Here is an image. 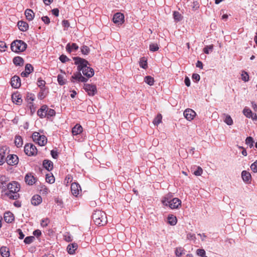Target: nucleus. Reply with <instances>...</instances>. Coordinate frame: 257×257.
I'll use <instances>...</instances> for the list:
<instances>
[{
  "label": "nucleus",
  "instance_id": "obj_1",
  "mask_svg": "<svg viewBox=\"0 0 257 257\" xmlns=\"http://www.w3.org/2000/svg\"><path fill=\"white\" fill-rule=\"evenodd\" d=\"M7 187L5 186L0 187L2 188L1 196L3 199H9L11 200H17L20 198L18 193L20 190V185L16 181H12L8 184Z\"/></svg>",
  "mask_w": 257,
  "mask_h": 257
},
{
  "label": "nucleus",
  "instance_id": "obj_2",
  "mask_svg": "<svg viewBox=\"0 0 257 257\" xmlns=\"http://www.w3.org/2000/svg\"><path fill=\"white\" fill-rule=\"evenodd\" d=\"M73 59L75 61V64L78 65L77 70L79 71H82L84 76L89 78L94 75V70L87 66L89 64L87 61L78 57H74Z\"/></svg>",
  "mask_w": 257,
  "mask_h": 257
},
{
  "label": "nucleus",
  "instance_id": "obj_3",
  "mask_svg": "<svg viewBox=\"0 0 257 257\" xmlns=\"http://www.w3.org/2000/svg\"><path fill=\"white\" fill-rule=\"evenodd\" d=\"M92 219L95 224L98 226H103L107 222L106 213L99 210L94 211L92 215Z\"/></svg>",
  "mask_w": 257,
  "mask_h": 257
},
{
  "label": "nucleus",
  "instance_id": "obj_4",
  "mask_svg": "<svg viewBox=\"0 0 257 257\" xmlns=\"http://www.w3.org/2000/svg\"><path fill=\"white\" fill-rule=\"evenodd\" d=\"M27 44L22 40H17L13 41L11 46L12 51L19 53L24 51L27 48Z\"/></svg>",
  "mask_w": 257,
  "mask_h": 257
},
{
  "label": "nucleus",
  "instance_id": "obj_5",
  "mask_svg": "<svg viewBox=\"0 0 257 257\" xmlns=\"http://www.w3.org/2000/svg\"><path fill=\"white\" fill-rule=\"evenodd\" d=\"M164 205L169 206L171 209H177L181 206V201L177 198H174L172 200L169 201L166 198H164L162 200Z\"/></svg>",
  "mask_w": 257,
  "mask_h": 257
},
{
  "label": "nucleus",
  "instance_id": "obj_6",
  "mask_svg": "<svg viewBox=\"0 0 257 257\" xmlns=\"http://www.w3.org/2000/svg\"><path fill=\"white\" fill-rule=\"evenodd\" d=\"M32 139L34 142L40 146H44L47 142V139L44 135H41L38 132H34L32 135Z\"/></svg>",
  "mask_w": 257,
  "mask_h": 257
},
{
  "label": "nucleus",
  "instance_id": "obj_7",
  "mask_svg": "<svg viewBox=\"0 0 257 257\" xmlns=\"http://www.w3.org/2000/svg\"><path fill=\"white\" fill-rule=\"evenodd\" d=\"M26 154L29 156H35L37 154L38 150L36 146L31 143L27 144L24 147Z\"/></svg>",
  "mask_w": 257,
  "mask_h": 257
},
{
  "label": "nucleus",
  "instance_id": "obj_8",
  "mask_svg": "<svg viewBox=\"0 0 257 257\" xmlns=\"http://www.w3.org/2000/svg\"><path fill=\"white\" fill-rule=\"evenodd\" d=\"M83 88L89 96H94L97 90L95 85L92 84H84Z\"/></svg>",
  "mask_w": 257,
  "mask_h": 257
},
{
  "label": "nucleus",
  "instance_id": "obj_9",
  "mask_svg": "<svg viewBox=\"0 0 257 257\" xmlns=\"http://www.w3.org/2000/svg\"><path fill=\"white\" fill-rule=\"evenodd\" d=\"M70 80L73 83H74L75 81L85 82L87 81L88 79L83 77L80 71H79L73 73Z\"/></svg>",
  "mask_w": 257,
  "mask_h": 257
},
{
  "label": "nucleus",
  "instance_id": "obj_10",
  "mask_svg": "<svg viewBox=\"0 0 257 257\" xmlns=\"http://www.w3.org/2000/svg\"><path fill=\"white\" fill-rule=\"evenodd\" d=\"M6 162L9 165L15 166L18 164L19 158L16 155H9L7 156Z\"/></svg>",
  "mask_w": 257,
  "mask_h": 257
},
{
  "label": "nucleus",
  "instance_id": "obj_11",
  "mask_svg": "<svg viewBox=\"0 0 257 257\" xmlns=\"http://www.w3.org/2000/svg\"><path fill=\"white\" fill-rule=\"evenodd\" d=\"M184 116L189 121L193 120L196 115L195 111L191 109H186L184 112Z\"/></svg>",
  "mask_w": 257,
  "mask_h": 257
},
{
  "label": "nucleus",
  "instance_id": "obj_12",
  "mask_svg": "<svg viewBox=\"0 0 257 257\" xmlns=\"http://www.w3.org/2000/svg\"><path fill=\"white\" fill-rule=\"evenodd\" d=\"M124 15L120 13H117L113 16L112 20L114 23L121 24L124 22Z\"/></svg>",
  "mask_w": 257,
  "mask_h": 257
},
{
  "label": "nucleus",
  "instance_id": "obj_13",
  "mask_svg": "<svg viewBox=\"0 0 257 257\" xmlns=\"http://www.w3.org/2000/svg\"><path fill=\"white\" fill-rule=\"evenodd\" d=\"M71 191L74 196H77L81 189L80 185L78 183L74 182L71 184Z\"/></svg>",
  "mask_w": 257,
  "mask_h": 257
},
{
  "label": "nucleus",
  "instance_id": "obj_14",
  "mask_svg": "<svg viewBox=\"0 0 257 257\" xmlns=\"http://www.w3.org/2000/svg\"><path fill=\"white\" fill-rule=\"evenodd\" d=\"M25 180L27 184L33 185L36 183L37 179L31 173H30L25 176Z\"/></svg>",
  "mask_w": 257,
  "mask_h": 257
},
{
  "label": "nucleus",
  "instance_id": "obj_15",
  "mask_svg": "<svg viewBox=\"0 0 257 257\" xmlns=\"http://www.w3.org/2000/svg\"><path fill=\"white\" fill-rule=\"evenodd\" d=\"M11 85L15 88H18L21 86V80L19 76H14L12 78Z\"/></svg>",
  "mask_w": 257,
  "mask_h": 257
},
{
  "label": "nucleus",
  "instance_id": "obj_16",
  "mask_svg": "<svg viewBox=\"0 0 257 257\" xmlns=\"http://www.w3.org/2000/svg\"><path fill=\"white\" fill-rule=\"evenodd\" d=\"M48 109V106L46 105H43L41 107L38 109L37 111L38 115L41 118H44L46 116L47 110Z\"/></svg>",
  "mask_w": 257,
  "mask_h": 257
},
{
  "label": "nucleus",
  "instance_id": "obj_17",
  "mask_svg": "<svg viewBox=\"0 0 257 257\" xmlns=\"http://www.w3.org/2000/svg\"><path fill=\"white\" fill-rule=\"evenodd\" d=\"M12 99L13 102L17 105H20L23 101L21 95L17 93H14L12 95Z\"/></svg>",
  "mask_w": 257,
  "mask_h": 257
},
{
  "label": "nucleus",
  "instance_id": "obj_18",
  "mask_svg": "<svg viewBox=\"0 0 257 257\" xmlns=\"http://www.w3.org/2000/svg\"><path fill=\"white\" fill-rule=\"evenodd\" d=\"M43 166L47 170L50 171L53 168V162L49 160H44L43 162Z\"/></svg>",
  "mask_w": 257,
  "mask_h": 257
},
{
  "label": "nucleus",
  "instance_id": "obj_19",
  "mask_svg": "<svg viewBox=\"0 0 257 257\" xmlns=\"http://www.w3.org/2000/svg\"><path fill=\"white\" fill-rule=\"evenodd\" d=\"M78 49V46L76 43H68L66 46V51L70 53L72 51H76Z\"/></svg>",
  "mask_w": 257,
  "mask_h": 257
},
{
  "label": "nucleus",
  "instance_id": "obj_20",
  "mask_svg": "<svg viewBox=\"0 0 257 257\" xmlns=\"http://www.w3.org/2000/svg\"><path fill=\"white\" fill-rule=\"evenodd\" d=\"M4 217L5 221L8 223H11L14 220V214L11 212H6Z\"/></svg>",
  "mask_w": 257,
  "mask_h": 257
},
{
  "label": "nucleus",
  "instance_id": "obj_21",
  "mask_svg": "<svg viewBox=\"0 0 257 257\" xmlns=\"http://www.w3.org/2000/svg\"><path fill=\"white\" fill-rule=\"evenodd\" d=\"M83 128L79 124H76L72 129V133L73 135H77L82 132Z\"/></svg>",
  "mask_w": 257,
  "mask_h": 257
},
{
  "label": "nucleus",
  "instance_id": "obj_22",
  "mask_svg": "<svg viewBox=\"0 0 257 257\" xmlns=\"http://www.w3.org/2000/svg\"><path fill=\"white\" fill-rule=\"evenodd\" d=\"M42 197L39 195H35L33 196L31 199V203L34 205H38L42 202Z\"/></svg>",
  "mask_w": 257,
  "mask_h": 257
},
{
  "label": "nucleus",
  "instance_id": "obj_23",
  "mask_svg": "<svg viewBox=\"0 0 257 257\" xmlns=\"http://www.w3.org/2000/svg\"><path fill=\"white\" fill-rule=\"evenodd\" d=\"M18 26L20 30L23 32L26 31L29 28L28 23L24 21H19L18 23Z\"/></svg>",
  "mask_w": 257,
  "mask_h": 257
},
{
  "label": "nucleus",
  "instance_id": "obj_24",
  "mask_svg": "<svg viewBox=\"0 0 257 257\" xmlns=\"http://www.w3.org/2000/svg\"><path fill=\"white\" fill-rule=\"evenodd\" d=\"M77 247L78 245L77 243H73L69 244L67 248L68 252L71 254H73Z\"/></svg>",
  "mask_w": 257,
  "mask_h": 257
},
{
  "label": "nucleus",
  "instance_id": "obj_25",
  "mask_svg": "<svg viewBox=\"0 0 257 257\" xmlns=\"http://www.w3.org/2000/svg\"><path fill=\"white\" fill-rule=\"evenodd\" d=\"M25 14L27 19L29 21L33 20L35 16L33 11L31 9H27L25 12Z\"/></svg>",
  "mask_w": 257,
  "mask_h": 257
},
{
  "label": "nucleus",
  "instance_id": "obj_26",
  "mask_svg": "<svg viewBox=\"0 0 257 257\" xmlns=\"http://www.w3.org/2000/svg\"><path fill=\"white\" fill-rule=\"evenodd\" d=\"M241 177L244 182H248L251 180V175L246 171H243L241 173Z\"/></svg>",
  "mask_w": 257,
  "mask_h": 257
},
{
  "label": "nucleus",
  "instance_id": "obj_27",
  "mask_svg": "<svg viewBox=\"0 0 257 257\" xmlns=\"http://www.w3.org/2000/svg\"><path fill=\"white\" fill-rule=\"evenodd\" d=\"M13 61L15 65L16 66H22L24 64V59L22 57L19 56L15 57L13 59Z\"/></svg>",
  "mask_w": 257,
  "mask_h": 257
},
{
  "label": "nucleus",
  "instance_id": "obj_28",
  "mask_svg": "<svg viewBox=\"0 0 257 257\" xmlns=\"http://www.w3.org/2000/svg\"><path fill=\"white\" fill-rule=\"evenodd\" d=\"M0 252L3 257H9L10 255L9 249L6 246L1 247Z\"/></svg>",
  "mask_w": 257,
  "mask_h": 257
},
{
  "label": "nucleus",
  "instance_id": "obj_29",
  "mask_svg": "<svg viewBox=\"0 0 257 257\" xmlns=\"http://www.w3.org/2000/svg\"><path fill=\"white\" fill-rule=\"evenodd\" d=\"M168 222L171 225H175L177 222L176 217L173 215H169L168 217Z\"/></svg>",
  "mask_w": 257,
  "mask_h": 257
},
{
  "label": "nucleus",
  "instance_id": "obj_30",
  "mask_svg": "<svg viewBox=\"0 0 257 257\" xmlns=\"http://www.w3.org/2000/svg\"><path fill=\"white\" fill-rule=\"evenodd\" d=\"M15 144L18 148L21 147L23 145V140L21 136H16L15 140Z\"/></svg>",
  "mask_w": 257,
  "mask_h": 257
},
{
  "label": "nucleus",
  "instance_id": "obj_31",
  "mask_svg": "<svg viewBox=\"0 0 257 257\" xmlns=\"http://www.w3.org/2000/svg\"><path fill=\"white\" fill-rule=\"evenodd\" d=\"M224 116V121L227 125H231L233 124V120L231 116L227 114H223Z\"/></svg>",
  "mask_w": 257,
  "mask_h": 257
},
{
  "label": "nucleus",
  "instance_id": "obj_32",
  "mask_svg": "<svg viewBox=\"0 0 257 257\" xmlns=\"http://www.w3.org/2000/svg\"><path fill=\"white\" fill-rule=\"evenodd\" d=\"M9 180V177L5 175H0V183L2 185L0 187L4 186V185H6Z\"/></svg>",
  "mask_w": 257,
  "mask_h": 257
},
{
  "label": "nucleus",
  "instance_id": "obj_33",
  "mask_svg": "<svg viewBox=\"0 0 257 257\" xmlns=\"http://www.w3.org/2000/svg\"><path fill=\"white\" fill-rule=\"evenodd\" d=\"M144 81L148 85L152 86L154 83V79L151 76H147L145 77Z\"/></svg>",
  "mask_w": 257,
  "mask_h": 257
},
{
  "label": "nucleus",
  "instance_id": "obj_34",
  "mask_svg": "<svg viewBox=\"0 0 257 257\" xmlns=\"http://www.w3.org/2000/svg\"><path fill=\"white\" fill-rule=\"evenodd\" d=\"M173 18L175 21L179 22L182 20V15L177 11H174L173 13Z\"/></svg>",
  "mask_w": 257,
  "mask_h": 257
},
{
  "label": "nucleus",
  "instance_id": "obj_35",
  "mask_svg": "<svg viewBox=\"0 0 257 257\" xmlns=\"http://www.w3.org/2000/svg\"><path fill=\"white\" fill-rule=\"evenodd\" d=\"M9 152H10V150L8 147H7L6 146H3L1 147V149L0 154L2 156H4V159H6L5 158L6 155V154H9Z\"/></svg>",
  "mask_w": 257,
  "mask_h": 257
},
{
  "label": "nucleus",
  "instance_id": "obj_36",
  "mask_svg": "<svg viewBox=\"0 0 257 257\" xmlns=\"http://www.w3.org/2000/svg\"><path fill=\"white\" fill-rule=\"evenodd\" d=\"M140 66L141 67L146 69L148 67L147 61L145 57L141 58L140 60Z\"/></svg>",
  "mask_w": 257,
  "mask_h": 257
},
{
  "label": "nucleus",
  "instance_id": "obj_37",
  "mask_svg": "<svg viewBox=\"0 0 257 257\" xmlns=\"http://www.w3.org/2000/svg\"><path fill=\"white\" fill-rule=\"evenodd\" d=\"M40 193L42 195H47L49 192V189L45 185H42L39 189Z\"/></svg>",
  "mask_w": 257,
  "mask_h": 257
},
{
  "label": "nucleus",
  "instance_id": "obj_38",
  "mask_svg": "<svg viewBox=\"0 0 257 257\" xmlns=\"http://www.w3.org/2000/svg\"><path fill=\"white\" fill-rule=\"evenodd\" d=\"M162 116L161 114H158L154 118L153 122L156 125H158L159 123H160L162 121Z\"/></svg>",
  "mask_w": 257,
  "mask_h": 257
},
{
  "label": "nucleus",
  "instance_id": "obj_39",
  "mask_svg": "<svg viewBox=\"0 0 257 257\" xmlns=\"http://www.w3.org/2000/svg\"><path fill=\"white\" fill-rule=\"evenodd\" d=\"M57 80L59 84L60 85H63L66 83V80L62 75L59 74L57 76Z\"/></svg>",
  "mask_w": 257,
  "mask_h": 257
},
{
  "label": "nucleus",
  "instance_id": "obj_40",
  "mask_svg": "<svg viewBox=\"0 0 257 257\" xmlns=\"http://www.w3.org/2000/svg\"><path fill=\"white\" fill-rule=\"evenodd\" d=\"M243 113L244 115L248 118H250L251 117L252 112L251 110L248 108H244L243 110Z\"/></svg>",
  "mask_w": 257,
  "mask_h": 257
},
{
  "label": "nucleus",
  "instance_id": "obj_41",
  "mask_svg": "<svg viewBox=\"0 0 257 257\" xmlns=\"http://www.w3.org/2000/svg\"><path fill=\"white\" fill-rule=\"evenodd\" d=\"M56 114V112H55V111L53 109H51V108H49L48 107V109L47 110V112H46V116L47 118H49L50 117H52V116H53L55 115Z\"/></svg>",
  "mask_w": 257,
  "mask_h": 257
},
{
  "label": "nucleus",
  "instance_id": "obj_42",
  "mask_svg": "<svg viewBox=\"0 0 257 257\" xmlns=\"http://www.w3.org/2000/svg\"><path fill=\"white\" fill-rule=\"evenodd\" d=\"M50 222V221L48 218H45L41 220L40 224L43 227H46L48 226Z\"/></svg>",
  "mask_w": 257,
  "mask_h": 257
},
{
  "label": "nucleus",
  "instance_id": "obj_43",
  "mask_svg": "<svg viewBox=\"0 0 257 257\" xmlns=\"http://www.w3.org/2000/svg\"><path fill=\"white\" fill-rule=\"evenodd\" d=\"M81 52L83 55H87L90 52V49L88 46L84 45L81 47Z\"/></svg>",
  "mask_w": 257,
  "mask_h": 257
},
{
  "label": "nucleus",
  "instance_id": "obj_44",
  "mask_svg": "<svg viewBox=\"0 0 257 257\" xmlns=\"http://www.w3.org/2000/svg\"><path fill=\"white\" fill-rule=\"evenodd\" d=\"M46 180L47 182L52 184L55 182V178L53 175L47 174L46 177Z\"/></svg>",
  "mask_w": 257,
  "mask_h": 257
},
{
  "label": "nucleus",
  "instance_id": "obj_45",
  "mask_svg": "<svg viewBox=\"0 0 257 257\" xmlns=\"http://www.w3.org/2000/svg\"><path fill=\"white\" fill-rule=\"evenodd\" d=\"M213 49V45H210L209 46H206L203 49V52L207 54H208L210 52H212V50Z\"/></svg>",
  "mask_w": 257,
  "mask_h": 257
},
{
  "label": "nucleus",
  "instance_id": "obj_46",
  "mask_svg": "<svg viewBox=\"0 0 257 257\" xmlns=\"http://www.w3.org/2000/svg\"><path fill=\"white\" fill-rule=\"evenodd\" d=\"M35 96L34 94L31 93H28L27 95V100L28 103L31 104L33 101L34 100Z\"/></svg>",
  "mask_w": 257,
  "mask_h": 257
},
{
  "label": "nucleus",
  "instance_id": "obj_47",
  "mask_svg": "<svg viewBox=\"0 0 257 257\" xmlns=\"http://www.w3.org/2000/svg\"><path fill=\"white\" fill-rule=\"evenodd\" d=\"M159 47L157 44L152 43L150 45V50L153 52L157 51L159 50Z\"/></svg>",
  "mask_w": 257,
  "mask_h": 257
},
{
  "label": "nucleus",
  "instance_id": "obj_48",
  "mask_svg": "<svg viewBox=\"0 0 257 257\" xmlns=\"http://www.w3.org/2000/svg\"><path fill=\"white\" fill-rule=\"evenodd\" d=\"M245 143L247 145L249 146L250 148H251L253 146V140L252 137H247L245 140Z\"/></svg>",
  "mask_w": 257,
  "mask_h": 257
},
{
  "label": "nucleus",
  "instance_id": "obj_49",
  "mask_svg": "<svg viewBox=\"0 0 257 257\" xmlns=\"http://www.w3.org/2000/svg\"><path fill=\"white\" fill-rule=\"evenodd\" d=\"M25 70L26 73L30 74L33 71V67L30 64H27L25 66Z\"/></svg>",
  "mask_w": 257,
  "mask_h": 257
},
{
  "label": "nucleus",
  "instance_id": "obj_50",
  "mask_svg": "<svg viewBox=\"0 0 257 257\" xmlns=\"http://www.w3.org/2000/svg\"><path fill=\"white\" fill-rule=\"evenodd\" d=\"M34 239L35 237L33 236H27L25 238L24 241L26 244H30L34 241Z\"/></svg>",
  "mask_w": 257,
  "mask_h": 257
},
{
  "label": "nucleus",
  "instance_id": "obj_51",
  "mask_svg": "<svg viewBox=\"0 0 257 257\" xmlns=\"http://www.w3.org/2000/svg\"><path fill=\"white\" fill-rule=\"evenodd\" d=\"M241 79L244 82H247L249 80V75L246 72H243L241 74Z\"/></svg>",
  "mask_w": 257,
  "mask_h": 257
},
{
  "label": "nucleus",
  "instance_id": "obj_52",
  "mask_svg": "<svg viewBox=\"0 0 257 257\" xmlns=\"http://www.w3.org/2000/svg\"><path fill=\"white\" fill-rule=\"evenodd\" d=\"M196 253L200 257L205 256V251L204 249H198L196 250Z\"/></svg>",
  "mask_w": 257,
  "mask_h": 257
},
{
  "label": "nucleus",
  "instance_id": "obj_53",
  "mask_svg": "<svg viewBox=\"0 0 257 257\" xmlns=\"http://www.w3.org/2000/svg\"><path fill=\"white\" fill-rule=\"evenodd\" d=\"M7 45L5 42L0 41V51L5 52L6 50Z\"/></svg>",
  "mask_w": 257,
  "mask_h": 257
},
{
  "label": "nucleus",
  "instance_id": "obj_54",
  "mask_svg": "<svg viewBox=\"0 0 257 257\" xmlns=\"http://www.w3.org/2000/svg\"><path fill=\"white\" fill-rule=\"evenodd\" d=\"M250 169L253 172H257V160L251 165Z\"/></svg>",
  "mask_w": 257,
  "mask_h": 257
},
{
  "label": "nucleus",
  "instance_id": "obj_55",
  "mask_svg": "<svg viewBox=\"0 0 257 257\" xmlns=\"http://www.w3.org/2000/svg\"><path fill=\"white\" fill-rule=\"evenodd\" d=\"M46 84V82L44 80L39 79L37 82V85L39 87H41V88L45 86Z\"/></svg>",
  "mask_w": 257,
  "mask_h": 257
},
{
  "label": "nucleus",
  "instance_id": "obj_56",
  "mask_svg": "<svg viewBox=\"0 0 257 257\" xmlns=\"http://www.w3.org/2000/svg\"><path fill=\"white\" fill-rule=\"evenodd\" d=\"M59 59L62 63H65L69 60V59L64 55H61L59 57Z\"/></svg>",
  "mask_w": 257,
  "mask_h": 257
},
{
  "label": "nucleus",
  "instance_id": "obj_57",
  "mask_svg": "<svg viewBox=\"0 0 257 257\" xmlns=\"http://www.w3.org/2000/svg\"><path fill=\"white\" fill-rule=\"evenodd\" d=\"M203 172V170L200 167H198L197 170L195 171L194 174L196 176H200Z\"/></svg>",
  "mask_w": 257,
  "mask_h": 257
},
{
  "label": "nucleus",
  "instance_id": "obj_58",
  "mask_svg": "<svg viewBox=\"0 0 257 257\" xmlns=\"http://www.w3.org/2000/svg\"><path fill=\"white\" fill-rule=\"evenodd\" d=\"M73 178L72 176L70 175H68L65 179V182H66V185H68L69 182H71L72 181Z\"/></svg>",
  "mask_w": 257,
  "mask_h": 257
},
{
  "label": "nucleus",
  "instance_id": "obj_59",
  "mask_svg": "<svg viewBox=\"0 0 257 257\" xmlns=\"http://www.w3.org/2000/svg\"><path fill=\"white\" fill-rule=\"evenodd\" d=\"M182 251H183V249H182V248H181V247L177 248L175 250V254L177 256H180L182 255V254L183 253Z\"/></svg>",
  "mask_w": 257,
  "mask_h": 257
},
{
  "label": "nucleus",
  "instance_id": "obj_60",
  "mask_svg": "<svg viewBox=\"0 0 257 257\" xmlns=\"http://www.w3.org/2000/svg\"><path fill=\"white\" fill-rule=\"evenodd\" d=\"M42 20L44 22V23L46 24H49L50 23V19L47 16H44V17H42V18H41Z\"/></svg>",
  "mask_w": 257,
  "mask_h": 257
},
{
  "label": "nucleus",
  "instance_id": "obj_61",
  "mask_svg": "<svg viewBox=\"0 0 257 257\" xmlns=\"http://www.w3.org/2000/svg\"><path fill=\"white\" fill-rule=\"evenodd\" d=\"M17 231L18 232L19 234V238L20 239H22L24 238V236H25V235L24 234V233H23L21 229H18Z\"/></svg>",
  "mask_w": 257,
  "mask_h": 257
},
{
  "label": "nucleus",
  "instance_id": "obj_62",
  "mask_svg": "<svg viewBox=\"0 0 257 257\" xmlns=\"http://www.w3.org/2000/svg\"><path fill=\"white\" fill-rule=\"evenodd\" d=\"M200 77L198 74L194 73L192 75V79L195 80L196 81H198L200 80Z\"/></svg>",
  "mask_w": 257,
  "mask_h": 257
},
{
  "label": "nucleus",
  "instance_id": "obj_63",
  "mask_svg": "<svg viewBox=\"0 0 257 257\" xmlns=\"http://www.w3.org/2000/svg\"><path fill=\"white\" fill-rule=\"evenodd\" d=\"M51 155L54 159H57L58 157V153L54 150H52L51 151Z\"/></svg>",
  "mask_w": 257,
  "mask_h": 257
},
{
  "label": "nucleus",
  "instance_id": "obj_64",
  "mask_svg": "<svg viewBox=\"0 0 257 257\" xmlns=\"http://www.w3.org/2000/svg\"><path fill=\"white\" fill-rule=\"evenodd\" d=\"M52 13L54 16L58 17L59 16V11L57 8L54 9L52 10Z\"/></svg>",
  "mask_w": 257,
  "mask_h": 257
}]
</instances>
